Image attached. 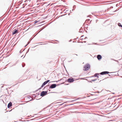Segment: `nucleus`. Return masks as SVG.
Wrapping results in <instances>:
<instances>
[{"label":"nucleus","instance_id":"1","mask_svg":"<svg viewBox=\"0 0 122 122\" xmlns=\"http://www.w3.org/2000/svg\"><path fill=\"white\" fill-rule=\"evenodd\" d=\"M90 65L89 64H87L84 66V68H85L84 70L86 71L88 70L90 68Z\"/></svg>","mask_w":122,"mask_h":122},{"label":"nucleus","instance_id":"2","mask_svg":"<svg viewBox=\"0 0 122 122\" xmlns=\"http://www.w3.org/2000/svg\"><path fill=\"white\" fill-rule=\"evenodd\" d=\"M47 93V91H42L40 94V96H41L43 97L46 95Z\"/></svg>","mask_w":122,"mask_h":122},{"label":"nucleus","instance_id":"3","mask_svg":"<svg viewBox=\"0 0 122 122\" xmlns=\"http://www.w3.org/2000/svg\"><path fill=\"white\" fill-rule=\"evenodd\" d=\"M56 84H53L51 85L50 86V88H53L56 87Z\"/></svg>","mask_w":122,"mask_h":122},{"label":"nucleus","instance_id":"4","mask_svg":"<svg viewBox=\"0 0 122 122\" xmlns=\"http://www.w3.org/2000/svg\"><path fill=\"white\" fill-rule=\"evenodd\" d=\"M74 81V79L73 78H69L67 80V81L70 83H71L73 82Z\"/></svg>","mask_w":122,"mask_h":122},{"label":"nucleus","instance_id":"5","mask_svg":"<svg viewBox=\"0 0 122 122\" xmlns=\"http://www.w3.org/2000/svg\"><path fill=\"white\" fill-rule=\"evenodd\" d=\"M109 73V72L108 71H104L102 72L99 74L101 75H103L105 74H107Z\"/></svg>","mask_w":122,"mask_h":122},{"label":"nucleus","instance_id":"6","mask_svg":"<svg viewBox=\"0 0 122 122\" xmlns=\"http://www.w3.org/2000/svg\"><path fill=\"white\" fill-rule=\"evenodd\" d=\"M18 32V30H17L15 29L13 31L12 34L14 35L16 33Z\"/></svg>","mask_w":122,"mask_h":122},{"label":"nucleus","instance_id":"7","mask_svg":"<svg viewBox=\"0 0 122 122\" xmlns=\"http://www.w3.org/2000/svg\"><path fill=\"white\" fill-rule=\"evenodd\" d=\"M97 58L98 60H100L102 59V57L100 55H97Z\"/></svg>","mask_w":122,"mask_h":122},{"label":"nucleus","instance_id":"8","mask_svg":"<svg viewBox=\"0 0 122 122\" xmlns=\"http://www.w3.org/2000/svg\"><path fill=\"white\" fill-rule=\"evenodd\" d=\"M12 105V103L11 102H10L9 103L8 105V108H10Z\"/></svg>","mask_w":122,"mask_h":122},{"label":"nucleus","instance_id":"9","mask_svg":"<svg viewBox=\"0 0 122 122\" xmlns=\"http://www.w3.org/2000/svg\"><path fill=\"white\" fill-rule=\"evenodd\" d=\"M99 73H96L95 74L94 76L95 77H97L98 75H99Z\"/></svg>","mask_w":122,"mask_h":122},{"label":"nucleus","instance_id":"10","mask_svg":"<svg viewBox=\"0 0 122 122\" xmlns=\"http://www.w3.org/2000/svg\"><path fill=\"white\" fill-rule=\"evenodd\" d=\"M97 80V79H92L91 80V81H90V82H92V81H96Z\"/></svg>","mask_w":122,"mask_h":122},{"label":"nucleus","instance_id":"11","mask_svg":"<svg viewBox=\"0 0 122 122\" xmlns=\"http://www.w3.org/2000/svg\"><path fill=\"white\" fill-rule=\"evenodd\" d=\"M47 83H46V81H45L43 83V84L44 85H46Z\"/></svg>","mask_w":122,"mask_h":122},{"label":"nucleus","instance_id":"12","mask_svg":"<svg viewBox=\"0 0 122 122\" xmlns=\"http://www.w3.org/2000/svg\"><path fill=\"white\" fill-rule=\"evenodd\" d=\"M118 26H121V25H121V24L120 23H118Z\"/></svg>","mask_w":122,"mask_h":122},{"label":"nucleus","instance_id":"13","mask_svg":"<svg viewBox=\"0 0 122 122\" xmlns=\"http://www.w3.org/2000/svg\"><path fill=\"white\" fill-rule=\"evenodd\" d=\"M45 85L43 84L42 85V86H41V88H42V87H43Z\"/></svg>","mask_w":122,"mask_h":122},{"label":"nucleus","instance_id":"14","mask_svg":"<svg viewBox=\"0 0 122 122\" xmlns=\"http://www.w3.org/2000/svg\"><path fill=\"white\" fill-rule=\"evenodd\" d=\"M28 98H30L31 99H30V100L29 101H31L32 100V98L31 97H28Z\"/></svg>","mask_w":122,"mask_h":122},{"label":"nucleus","instance_id":"15","mask_svg":"<svg viewBox=\"0 0 122 122\" xmlns=\"http://www.w3.org/2000/svg\"><path fill=\"white\" fill-rule=\"evenodd\" d=\"M32 39H31L30 40V41H29V42H28L27 44L25 46H27L28 44H29V43H30V41Z\"/></svg>","mask_w":122,"mask_h":122},{"label":"nucleus","instance_id":"16","mask_svg":"<svg viewBox=\"0 0 122 122\" xmlns=\"http://www.w3.org/2000/svg\"><path fill=\"white\" fill-rule=\"evenodd\" d=\"M38 22V21L35 20V23L36 24Z\"/></svg>","mask_w":122,"mask_h":122},{"label":"nucleus","instance_id":"17","mask_svg":"<svg viewBox=\"0 0 122 122\" xmlns=\"http://www.w3.org/2000/svg\"><path fill=\"white\" fill-rule=\"evenodd\" d=\"M22 65V66L23 67H24L25 65V64L24 63Z\"/></svg>","mask_w":122,"mask_h":122},{"label":"nucleus","instance_id":"18","mask_svg":"<svg viewBox=\"0 0 122 122\" xmlns=\"http://www.w3.org/2000/svg\"><path fill=\"white\" fill-rule=\"evenodd\" d=\"M50 81V80H47V81H46V83H47L48 82H49V81Z\"/></svg>","mask_w":122,"mask_h":122},{"label":"nucleus","instance_id":"19","mask_svg":"<svg viewBox=\"0 0 122 122\" xmlns=\"http://www.w3.org/2000/svg\"><path fill=\"white\" fill-rule=\"evenodd\" d=\"M29 49H28V50H27V52H26V54L27 53V52H28V51H29Z\"/></svg>","mask_w":122,"mask_h":122},{"label":"nucleus","instance_id":"20","mask_svg":"<svg viewBox=\"0 0 122 122\" xmlns=\"http://www.w3.org/2000/svg\"><path fill=\"white\" fill-rule=\"evenodd\" d=\"M97 77L98 78L99 77V76H98V75L97 76Z\"/></svg>","mask_w":122,"mask_h":122},{"label":"nucleus","instance_id":"21","mask_svg":"<svg viewBox=\"0 0 122 122\" xmlns=\"http://www.w3.org/2000/svg\"><path fill=\"white\" fill-rule=\"evenodd\" d=\"M75 100H72V101H71V102H73Z\"/></svg>","mask_w":122,"mask_h":122},{"label":"nucleus","instance_id":"22","mask_svg":"<svg viewBox=\"0 0 122 122\" xmlns=\"http://www.w3.org/2000/svg\"><path fill=\"white\" fill-rule=\"evenodd\" d=\"M20 53H21V51H20Z\"/></svg>","mask_w":122,"mask_h":122},{"label":"nucleus","instance_id":"23","mask_svg":"<svg viewBox=\"0 0 122 122\" xmlns=\"http://www.w3.org/2000/svg\"><path fill=\"white\" fill-rule=\"evenodd\" d=\"M63 103H62V104H60V105H62L63 104Z\"/></svg>","mask_w":122,"mask_h":122},{"label":"nucleus","instance_id":"24","mask_svg":"<svg viewBox=\"0 0 122 122\" xmlns=\"http://www.w3.org/2000/svg\"><path fill=\"white\" fill-rule=\"evenodd\" d=\"M25 56V55L23 57V58H24V57Z\"/></svg>","mask_w":122,"mask_h":122},{"label":"nucleus","instance_id":"25","mask_svg":"<svg viewBox=\"0 0 122 122\" xmlns=\"http://www.w3.org/2000/svg\"><path fill=\"white\" fill-rule=\"evenodd\" d=\"M74 10V9H73L72 10V11H73Z\"/></svg>","mask_w":122,"mask_h":122},{"label":"nucleus","instance_id":"26","mask_svg":"<svg viewBox=\"0 0 122 122\" xmlns=\"http://www.w3.org/2000/svg\"><path fill=\"white\" fill-rule=\"evenodd\" d=\"M23 56H21V57H23Z\"/></svg>","mask_w":122,"mask_h":122},{"label":"nucleus","instance_id":"27","mask_svg":"<svg viewBox=\"0 0 122 122\" xmlns=\"http://www.w3.org/2000/svg\"><path fill=\"white\" fill-rule=\"evenodd\" d=\"M71 11V12L72 11H71H71Z\"/></svg>","mask_w":122,"mask_h":122},{"label":"nucleus","instance_id":"28","mask_svg":"<svg viewBox=\"0 0 122 122\" xmlns=\"http://www.w3.org/2000/svg\"><path fill=\"white\" fill-rule=\"evenodd\" d=\"M71 11V12L72 11H71H71Z\"/></svg>","mask_w":122,"mask_h":122},{"label":"nucleus","instance_id":"29","mask_svg":"<svg viewBox=\"0 0 122 122\" xmlns=\"http://www.w3.org/2000/svg\"><path fill=\"white\" fill-rule=\"evenodd\" d=\"M90 19H88V20H90Z\"/></svg>","mask_w":122,"mask_h":122},{"label":"nucleus","instance_id":"30","mask_svg":"<svg viewBox=\"0 0 122 122\" xmlns=\"http://www.w3.org/2000/svg\"><path fill=\"white\" fill-rule=\"evenodd\" d=\"M77 56V54H76Z\"/></svg>","mask_w":122,"mask_h":122},{"label":"nucleus","instance_id":"31","mask_svg":"<svg viewBox=\"0 0 122 122\" xmlns=\"http://www.w3.org/2000/svg\"><path fill=\"white\" fill-rule=\"evenodd\" d=\"M75 6H73V8Z\"/></svg>","mask_w":122,"mask_h":122}]
</instances>
